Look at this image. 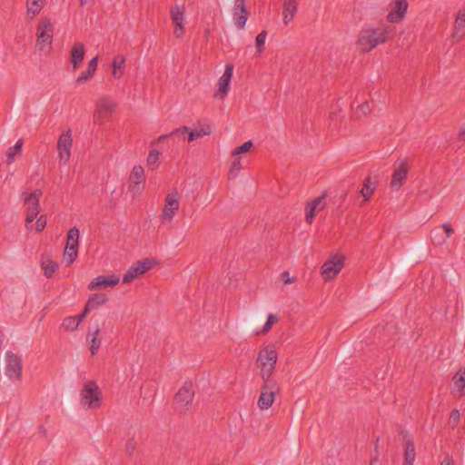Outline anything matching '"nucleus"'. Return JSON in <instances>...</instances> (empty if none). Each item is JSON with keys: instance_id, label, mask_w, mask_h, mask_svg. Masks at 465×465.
<instances>
[{"instance_id": "obj_58", "label": "nucleus", "mask_w": 465, "mask_h": 465, "mask_svg": "<svg viewBox=\"0 0 465 465\" xmlns=\"http://www.w3.org/2000/svg\"><path fill=\"white\" fill-rule=\"evenodd\" d=\"M371 465H376V461H374V460H373V461H371Z\"/></svg>"}, {"instance_id": "obj_55", "label": "nucleus", "mask_w": 465, "mask_h": 465, "mask_svg": "<svg viewBox=\"0 0 465 465\" xmlns=\"http://www.w3.org/2000/svg\"><path fill=\"white\" fill-rule=\"evenodd\" d=\"M169 136H170V135H168V134L162 135V136H160V137H159L158 141L160 142V141H162V140H163L164 138L169 137Z\"/></svg>"}, {"instance_id": "obj_36", "label": "nucleus", "mask_w": 465, "mask_h": 465, "mask_svg": "<svg viewBox=\"0 0 465 465\" xmlns=\"http://www.w3.org/2000/svg\"><path fill=\"white\" fill-rule=\"evenodd\" d=\"M80 239L79 230L75 227L71 228L67 232L66 244L78 248Z\"/></svg>"}, {"instance_id": "obj_20", "label": "nucleus", "mask_w": 465, "mask_h": 465, "mask_svg": "<svg viewBox=\"0 0 465 465\" xmlns=\"http://www.w3.org/2000/svg\"><path fill=\"white\" fill-rule=\"evenodd\" d=\"M453 229L449 223H443L440 227L435 228L431 233V241L435 244H441L451 235Z\"/></svg>"}, {"instance_id": "obj_30", "label": "nucleus", "mask_w": 465, "mask_h": 465, "mask_svg": "<svg viewBox=\"0 0 465 465\" xmlns=\"http://www.w3.org/2000/svg\"><path fill=\"white\" fill-rule=\"evenodd\" d=\"M416 460V450L413 442L411 440L406 441L405 454H404V464L403 465H413Z\"/></svg>"}, {"instance_id": "obj_41", "label": "nucleus", "mask_w": 465, "mask_h": 465, "mask_svg": "<svg viewBox=\"0 0 465 465\" xmlns=\"http://www.w3.org/2000/svg\"><path fill=\"white\" fill-rule=\"evenodd\" d=\"M252 146V142L247 141V142L243 143L241 146L232 150V156L236 157L241 153H244L248 152Z\"/></svg>"}, {"instance_id": "obj_52", "label": "nucleus", "mask_w": 465, "mask_h": 465, "mask_svg": "<svg viewBox=\"0 0 465 465\" xmlns=\"http://www.w3.org/2000/svg\"><path fill=\"white\" fill-rule=\"evenodd\" d=\"M22 146H23V142H22V140L19 139L16 141L15 146L12 148L15 151V153H21Z\"/></svg>"}, {"instance_id": "obj_34", "label": "nucleus", "mask_w": 465, "mask_h": 465, "mask_svg": "<svg viewBox=\"0 0 465 465\" xmlns=\"http://www.w3.org/2000/svg\"><path fill=\"white\" fill-rule=\"evenodd\" d=\"M107 300H108V298L105 294L96 293V294L92 295L88 299L86 305H87L88 309L93 310L98 306L104 305L107 302Z\"/></svg>"}, {"instance_id": "obj_26", "label": "nucleus", "mask_w": 465, "mask_h": 465, "mask_svg": "<svg viewBox=\"0 0 465 465\" xmlns=\"http://www.w3.org/2000/svg\"><path fill=\"white\" fill-rule=\"evenodd\" d=\"M59 267L58 262L53 261L50 256L44 255L41 258V268L44 271L45 276L47 278L53 277L54 272Z\"/></svg>"}, {"instance_id": "obj_15", "label": "nucleus", "mask_w": 465, "mask_h": 465, "mask_svg": "<svg viewBox=\"0 0 465 465\" xmlns=\"http://www.w3.org/2000/svg\"><path fill=\"white\" fill-rule=\"evenodd\" d=\"M277 387L275 384L270 385L265 384L262 387V391L258 399L257 405L261 410H268L272 407L274 400L275 393L277 392Z\"/></svg>"}, {"instance_id": "obj_44", "label": "nucleus", "mask_w": 465, "mask_h": 465, "mask_svg": "<svg viewBox=\"0 0 465 465\" xmlns=\"http://www.w3.org/2000/svg\"><path fill=\"white\" fill-rule=\"evenodd\" d=\"M98 60H99L98 55H95L94 57H93L89 61L87 68L90 69L91 71H93L94 73H95L97 66H98Z\"/></svg>"}, {"instance_id": "obj_22", "label": "nucleus", "mask_w": 465, "mask_h": 465, "mask_svg": "<svg viewBox=\"0 0 465 465\" xmlns=\"http://www.w3.org/2000/svg\"><path fill=\"white\" fill-rule=\"evenodd\" d=\"M119 282L120 277L117 274L113 273L107 278L104 275H98L89 282L88 289L93 291L102 285L116 286Z\"/></svg>"}, {"instance_id": "obj_53", "label": "nucleus", "mask_w": 465, "mask_h": 465, "mask_svg": "<svg viewBox=\"0 0 465 465\" xmlns=\"http://www.w3.org/2000/svg\"><path fill=\"white\" fill-rule=\"evenodd\" d=\"M459 137L465 141V124L461 125L460 132H459Z\"/></svg>"}, {"instance_id": "obj_13", "label": "nucleus", "mask_w": 465, "mask_h": 465, "mask_svg": "<svg viewBox=\"0 0 465 465\" xmlns=\"http://www.w3.org/2000/svg\"><path fill=\"white\" fill-rule=\"evenodd\" d=\"M232 15L235 26L238 29H243L249 16V13L245 5V0H234Z\"/></svg>"}, {"instance_id": "obj_51", "label": "nucleus", "mask_w": 465, "mask_h": 465, "mask_svg": "<svg viewBox=\"0 0 465 465\" xmlns=\"http://www.w3.org/2000/svg\"><path fill=\"white\" fill-rule=\"evenodd\" d=\"M91 311H92V310H91V309H88L87 305L85 304V307H84V312H83L80 315H77V318H78V319H81V322L84 321V319L86 317V315H87Z\"/></svg>"}, {"instance_id": "obj_23", "label": "nucleus", "mask_w": 465, "mask_h": 465, "mask_svg": "<svg viewBox=\"0 0 465 465\" xmlns=\"http://www.w3.org/2000/svg\"><path fill=\"white\" fill-rule=\"evenodd\" d=\"M85 47L81 42H75L70 51L71 64L73 69H76L84 58Z\"/></svg>"}, {"instance_id": "obj_56", "label": "nucleus", "mask_w": 465, "mask_h": 465, "mask_svg": "<svg viewBox=\"0 0 465 465\" xmlns=\"http://www.w3.org/2000/svg\"><path fill=\"white\" fill-rule=\"evenodd\" d=\"M441 238H443V237H442V236H440V232H438V233L436 234V240H440V239H441Z\"/></svg>"}, {"instance_id": "obj_57", "label": "nucleus", "mask_w": 465, "mask_h": 465, "mask_svg": "<svg viewBox=\"0 0 465 465\" xmlns=\"http://www.w3.org/2000/svg\"><path fill=\"white\" fill-rule=\"evenodd\" d=\"M89 0H80L82 5H85Z\"/></svg>"}, {"instance_id": "obj_42", "label": "nucleus", "mask_w": 465, "mask_h": 465, "mask_svg": "<svg viewBox=\"0 0 465 465\" xmlns=\"http://www.w3.org/2000/svg\"><path fill=\"white\" fill-rule=\"evenodd\" d=\"M37 220L35 222V224H34L33 230H35L37 232H42L46 224H47V219L45 215H40L39 217H36Z\"/></svg>"}, {"instance_id": "obj_43", "label": "nucleus", "mask_w": 465, "mask_h": 465, "mask_svg": "<svg viewBox=\"0 0 465 465\" xmlns=\"http://www.w3.org/2000/svg\"><path fill=\"white\" fill-rule=\"evenodd\" d=\"M278 317L274 314L270 313L267 317L266 322L263 324V331H268L272 326L277 322Z\"/></svg>"}, {"instance_id": "obj_10", "label": "nucleus", "mask_w": 465, "mask_h": 465, "mask_svg": "<svg viewBox=\"0 0 465 465\" xmlns=\"http://www.w3.org/2000/svg\"><path fill=\"white\" fill-rule=\"evenodd\" d=\"M5 371L9 380L13 381H19L22 374L21 357L13 351H7L5 354Z\"/></svg>"}, {"instance_id": "obj_46", "label": "nucleus", "mask_w": 465, "mask_h": 465, "mask_svg": "<svg viewBox=\"0 0 465 465\" xmlns=\"http://www.w3.org/2000/svg\"><path fill=\"white\" fill-rule=\"evenodd\" d=\"M20 153H15V151L10 147L7 152V163H12L15 161V156Z\"/></svg>"}, {"instance_id": "obj_47", "label": "nucleus", "mask_w": 465, "mask_h": 465, "mask_svg": "<svg viewBox=\"0 0 465 465\" xmlns=\"http://www.w3.org/2000/svg\"><path fill=\"white\" fill-rule=\"evenodd\" d=\"M187 132H188V127L187 126H183V127L175 129L172 133L168 134V135H171V136H173V135H184Z\"/></svg>"}, {"instance_id": "obj_17", "label": "nucleus", "mask_w": 465, "mask_h": 465, "mask_svg": "<svg viewBox=\"0 0 465 465\" xmlns=\"http://www.w3.org/2000/svg\"><path fill=\"white\" fill-rule=\"evenodd\" d=\"M145 180L144 169L140 164H135L129 176V189L134 193H137L141 189V185Z\"/></svg>"}, {"instance_id": "obj_54", "label": "nucleus", "mask_w": 465, "mask_h": 465, "mask_svg": "<svg viewBox=\"0 0 465 465\" xmlns=\"http://www.w3.org/2000/svg\"><path fill=\"white\" fill-rule=\"evenodd\" d=\"M361 111L366 114V112L369 110V105L368 104H362L361 105Z\"/></svg>"}, {"instance_id": "obj_18", "label": "nucleus", "mask_w": 465, "mask_h": 465, "mask_svg": "<svg viewBox=\"0 0 465 465\" xmlns=\"http://www.w3.org/2000/svg\"><path fill=\"white\" fill-rule=\"evenodd\" d=\"M194 396V391L191 382L185 383L177 392L175 396L176 403L183 408L192 403Z\"/></svg>"}, {"instance_id": "obj_31", "label": "nucleus", "mask_w": 465, "mask_h": 465, "mask_svg": "<svg viewBox=\"0 0 465 465\" xmlns=\"http://www.w3.org/2000/svg\"><path fill=\"white\" fill-rule=\"evenodd\" d=\"M80 323L81 319H78L77 316H68L63 320L61 327L66 331H74Z\"/></svg>"}, {"instance_id": "obj_2", "label": "nucleus", "mask_w": 465, "mask_h": 465, "mask_svg": "<svg viewBox=\"0 0 465 465\" xmlns=\"http://www.w3.org/2000/svg\"><path fill=\"white\" fill-rule=\"evenodd\" d=\"M392 34V30L387 28H366L359 35L358 46L363 52H370L378 45L384 43Z\"/></svg>"}, {"instance_id": "obj_11", "label": "nucleus", "mask_w": 465, "mask_h": 465, "mask_svg": "<svg viewBox=\"0 0 465 465\" xmlns=\"http://www.w3.org/2000/svg\"><path fill=\"white\" fill-rule=\"evenodd\" d=\"M233 64H227L224 68L223 74L219 77L216 88H215V97L219 99H224L230 91L231 88V81L233 74Z\"/></svg>"}, {"instance_id": "obj_24", "label": "nucleus", "mask_w": 465, "mask_h": 465, "mask_svg": "<svg viewBox=\"0 0 465 465\" xmlns=\"http://www.w3.org/2000/svg\"><path fill=\"white\" fill-rule=\"evenodd\" d=\"M125 57L122 54L115 55L112 61V75L115 79H121L125 72Z\"/></svg>"}, {"instance_id": "obj_4", "label": "nucleus", "mask_w": 465, "mask_h": 465, "mask_svg": "<svg viewBox=\"0 0 465 465\" xmlns=\"http://www.w3.org/2000/svg\"><path fill=\"white\" fill-rule=\"evenodd\" d=\"M277 357V351L272 345L263 347L258 354L257 362L261 367L262 379L265 382L270 381L276 366Z\"/></svg>"}, {"instance_id": "obj_29", "label": "nucleus", "mask_w": 465, "mask_h": 465, "mask_svg": "<svg viewBox=\"0 0 465 465\" xmlns=\"http://www.w3.org/2000/svg\"><path fill=\"white\" fill-rule=\"evenodd\" d=\"M45 5V0H27V15L31 18L35 17Z\"/></svg>"}, {"instance_id": "obj_7", "label": "nucleus", "mask_w": 465, "mask_h": 465, "mask_svg": "<svg viewBox=\"0 0 465 465\" xmlns=\"http://www.w3.org/2000/svg\"><path fill=\"white\" fill-rule=\"evenodd\" d=\"M73 148V134L71 129L64 130L57 141V157L63 165L68 164Z\"/></svg>"}, {"instance_id": "obj_28", "label": "nucleus", "mask_w": 465, "mask_h": 465, "mask_svg": "<svg viewBox=\"0 0 465 465\" xmlns=\"http://www.w3.org/2000/svg\"><path fill=\"white\" fill-rule=\"evenodd\" d=\"M377 181L372 180L371 177H367L363 183V186L361 190V193L365 201H369L372 193L376 190Z\"/></svg>"}, {"instance_id": "obj_5", "label": "nucleus", "mask_w": 465, "mask_h": 465, "mask_svg": "<svg viewBox=\"0 0 465 465\" xmlns=\"http://www.w3.org/2000/svg\"><path fill=\"white\" fill-rule=\"evenodd\" d=\"M54 25L48 18H43L39 21L36 27V47L41 51L47 53L51 50L54 41Z\"/></svg>"}, {"instance_id": "obj_37", "label": "nucleus", "mask_w": 465, "mask_h": 465, "mask_svg": "<svg viewBox=\"0 0 465 465\" xmlns=\"http://www.w3.org/2000/svg\"><path fill=\"white\" fill-rule=\"evenodd\" d=\"M78 255V248L74 246L65 245L64 250V260L67 263V265L73 263V262L76 259Z\"/></svg>"}, {"instance_id": "obj_16", "label": "nucleus", "mask_w": 465, "mask_h": 465, "mask_svg": "<svg viewBox=\"0 0 465 465\" xmlns=\"http://www.w3.org/2000/svg\"><path fill=\"white\" fill-rule=\"evenodd\" d=\"M408 172L409 165L406 160H400L397 167L393 171L392 178L391 181V187L394 190H399L405 181Z\"/></svg>"}, {"instance_id": "obj_19", "label": "nucleus", "mask_w": 465, "mask_h": 465, "mask_svg": "<svg viewBox=\"0 0 465 465\" xmlns=\"http://www.w3.org/2000/svg\"><path fill=\"white\" fill-rule=\"evenodd\" d=\"M407 8V0H395L391 10L388 14V20L391 23L400 22L404 17Z\"/></svg>"}, {"instance_id": "obj_25", "label": "nucleus", "mask_w": 465, "mask_h": 465, "mask_svg": "<svg viewBox=\"0 0 465 465\" xmlns=\"http://www.w3.org/2000/svg\"><path fill=\"white\" fill-rule=\"evenodd\" d=\"M465 389V368L460 369L453 377L452 392L455 396L460 397L464 394Z\"/></svg>"}, {"instance_id": "obj_48", "label": "nucleus", "mask_w": 465, "mask_h": 465, "mask_svg": "<svg viewBox=\"0 0 465 465\" xmlns=\"http://www.w3.org/2000/svg\"><path fill=\"white\" fill-rule=\"evenodd\" d=\"M282 281L285 284H291L294 282L293 278H292L288 272H284L282 273Z\"/></svg>"}, {"instance_id": "obj_49", "label": "nucleus", "mask_w": 465, "mask_h": 465, "mask_svg": "<svg viewBox=\"0 0 465 465\" xmlns=\"http://www.w3.org/2000/svg\"><path fill=\"white\" fill-rule=\"evenodd\" d=\"M240 169H241V161H240V158H235V159L232 162V170H235L236 172H238Z\"/></svg>"}, {"instance_id": "obj_33", "label": "nucleus", "mask_w": 465, "mask_h": 465, "mask_svg": "<svg viewBox=\"0 0 465 465\" xmlns=\"http://www.w3.org/2000/svg\"><path fill=\"white\" fill-rule=\"evenodd\" d=\"M212 128L209 125H203L199 128H195L189 133L188 141L193 142L202 136L210 135Z\"/></svg>"}, {"instance_id": "obj_38", "label": "nucleus", "mask_w": 465, "mask_h": 465, "mask_svg": "<svg viewBox=\"0 0 465 465\" xmlns=\"http://www.w3.org/2000/svg\"><path fill=\"white\" fill-rule=\"evenodd\" d=\"M455 28L457 34L461 36L465 35V9L458 13Z\"/></svg>"}, {"instance_id": "obj_6", "label": "nucleus", "mask_w": 465, "mask_h": 465, "mask_svg": "<svg viewBox=\"0 0 465 465\" xmlns=\"http://www.w3.org/2000/svg\"><path fill=\"white\" fill-rule=\"evenodd\" d=\"M180 207V193L177 189H173L165 195L164 205L160 215L163 223L173 221Z\"/></svg>"}, {"instance_id": "obj_39", "label": "nucleus", "mask_w": 465, "mask_h": 465, "mask_svg": "<svg viewBox=\"0 0 465 465\" xmlns=\"http://www.w3.org/2000/svg\"><path fill=\"white\" fill-rule=\"evenodd\" d=\"M267 32L262 31L255 38V48L258 54H261L265 48Z\"/></svg>"}, {"instance_id": "obj_8", "label": "nucleus", "mask_w": 465, "mask_h": 465, "mask_svg": "<svg viewBox=\"0 0 465 465\" xmlns=\"http://www.w3.org/2000/svg\"><path fill=\"white\" fill-rule=\"evenodd\" d=\"M344 266V259L342 256L333 254L331 255L322 264L321 274L325 281H331L341 272Z\"/></svg>"}, {"instance_id": "obj_3", "label": "nucleus", "mask_w": 465, "mask_h": 465, "mask_svg": "<svg viewBox=\"0 0 465 465\" xmlns=\"http://www.w3.org/2000/svg\"><path fill=\"white\" fill-rule=\"evenodd\" d=\"M42 196L41 190H35L31 193H24L22 197L24 199V204L25 206V228L28 231H33L34 221L38 216L41 206L40 199Z\"/></svg>"}, {"instance_id": "obj_45", "label": "nucleus", "mask_w": 465, "mask_h": 465, "mask_svg": "<svg viewBox=\"0 0 465 465\" xmlns=\"http://www.w3.org/2000/svg\"><path fill=\"white\" fill-rule=\"evenodd\" d=\"M460 420V412L458 410H453L450 415V422L455 425Z\"/></svg>"}, {"instance_id": "obj_35", "label": "nucleus", "mask_w": 465, "mask_h": 465, "mask_svg": "<svg viewBox=\"0 0 465 465\" xmlns=\"http://www.w3.org/2000/svg\"><path fill=\"white\" fill-rule=\"evenodd\" d=\"M322 198L319 197V198L313 200L311 203H309L307 205L306 211H305V216H306V221L309 223H312L313 218L315 216L317 206L322 203Z\"/></svg>"}, {"instance_id": "obj_27", "label": "nucleus", "mask_w": 465, "mask_h": 465, "mask_svg": "<svg viewBox=\"0 0 465 465\" xmlns=\"http://www.w3.org/2000/svg\"><path fill=\"white\" fill-rule=\"evenodd\" d=\"M297 11V4L295 0H284L283 3V23L288 25L293 18Z\"/></svg>"}, {"instance_id": "obj_32", "label": "nucleus", "mask_w": 465, "mask_h": 465, "mask_svg": "<svg viewBox=\"0 0 465 465\" xmlns=\"http://www.w3.org/2000/svg\"><path fill=\"white\" fill-rule=\"evenodd\" d=\"M161 153L157 150H151L146 158L147 166L150 170L154 171L160 166Z\"/></svg>"}, {"instance_id": "obj_14", "label": "nucleus", "mask_w": 465, "mask_h": 465, "mask_svg": "<svg viewBox=\"0 0 465 465\" xmlns=\"http://www.w3.org/2000/svg\"><path fill=\"white\" fill-rule=\"evenodd\" d=\"M115 107L114 101L106 96L101 97L98 100L96 110L94 114L96 123H103L104 119L112 114Z\"/></svg>"}, {"instance_id": "obj_40", "label": "nucleus", "mask_w": 465, "mask_h": 465, "mask_svg": "<svg viewBox=\"0 0 465 465\" xmlns=\"http://www.w3.org/2000/svg\"><path fill=\"white\" fill-rule=\"evenodd\" d=\"M94 74L95 73L87 68L77 76V78L75 79V84L77 85L83 84L84 83L90 80L94 75Z\"/></svg>"}, {"instance_id": "obj_1", "label": "nucleus", "mask_w": 465, "mask_h": 465, "mask_svg": "<svg viewBox=\"0 0 465 465\" xmlns=\"http://www.w3.org/2000/svg\"><path fill=\"white\" fill-rule=\"evenodd\" d=\"M103 393L98 384L93 381H86L79 391V404L84 410H97L103 403Z\"/></svg>"}, {"instance_id": "obj_12", "label": "nucleus", "mask_w": 465, "mask_h": 465, "mask_svg": "<svg viewBox=\"0 0 465 465\" xmlns=\"http://www.w3.org/2000/svg\"><path fill=\"white\" fill-rule=\"evenodd\" d=\"M170 15L173 24V33L176 37H182L184 34L186 23L185 7L183 5H175L170 10Z\"/></svg>"}, {"instance_id": "obj_9", "label": "nucleus", "mask_w": 465, "mask_h": 465, "mask_svg": "<svg viewBox=\"0 0 465 465\" xmlns=\"http://www.w3.org/2000/svg\"><path fill=\"white\" fill-rule=\"evenodd\" d=\"M153 264L150 259H143L136 262L130 266L123 276L124 283H130L134 282L148 272Z\"/></svg>"}, {"instance_id": "obj_50", "label": "nucleus", "mask_w": 465, "mask_h": 465, "mask_svg": "<svg viewBox=\"0 0 465 465\" xmlns=\"http://www.w3.org/2000/svg\"><path fill=\"white\" fill-rule=\"evenodd\" d=\"M440 465H455V463L449 455H446L440 461Z\"/></svg>"}, {"instance_id": "obj_21", "label": "nucleus", "mask_w": 465, "mask_h": 465, "mask_svg": "<svg viewBox=\"0 0 465 465\" xmlns=\"http://www.w3.org/2000/svg\"><path fill=\"white\" fill-rule=\"evenodd\" d=\"M100 333V327L98 322H95L94 326L90 327L86 335V341L90 344V351L93 355H94L100 346H101V339L98 338Z\"/></svg>"}]
</instances>
